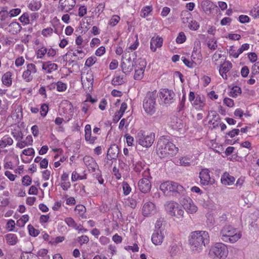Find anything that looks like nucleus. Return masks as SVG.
<instances>
[{
	"label": "nucleus",
	"mask_w": 259,
	"mask_h": 259,
	"mask_svg": "<svg viewBox=\"0 0 259 259\" xmlns=\"http://www.w3.org/2000/svg\"><path fill=\"white\" fill-rule=\"evenodd\" d=\"M121 67L124 73L126 74L130 73L133 69V64L131 62V59L126 60L125 62H122L121 63Z\"/></svg>",
	"instance_id": "29"
},
{
	"label": "nucleus",
	"mask_w": 259,
	"mask_h": 259,
	"mask_svg": "<svg viewBox=\"0 0 259 259\" xmlns=\"http://www.w3.org/2000/svg\"><path fill=\"white\" fill-rule=\"evenodd\" d=\"M152 9L150 7L148 6L144 8L142 10L141 16L142 17L145 18L147 17L149 14L151 12Z\"/></svg>",
	"instance_id": "59"
},
{
	"label": "nucleus",
	"mask_w": 259,
	"mask_h": 259,
	"mask_svg": "<svg viewBox=\"0 0 259 259\" xmlns=\"http://www.w3.org/2000/svg\"><path fill=\"white\" fill-rule=\"evenodd\" d=\"M83 161L89 170L95 171L98 167V165L93 157L90 156H85L83 158Z\"/></svg>",
	"instance_id": "22"
},
{
	"label": "nucleus",
	"mask_w": 259,
	"mask_h": 259,
	"mask_svg": "<svg viewBox=\"0 0 259 259\" xmlns=\"http://www.w3.org/2000/svg\"><path fill=\"white\" fill-rule=\"evenodd\" d=\"M175 94L174 92L167 89H162L159 92V97L165 104L173 102Z\"/></svg>",
	"instance_id": "11"
},
{
	"label": "nucleus",
	"mask_w": 259,
	"mask_h": 259,
	"mask_svg": "<svg viewBox=\"0 0 259 259\" xmlns=\"http://www.w3.org/2000/svg\"><path fill=\"white\" fill-rule=\"evenodd\" d=\"M128 117L126 119L123 118L121 120L118 126V128L119 130H122L123 127L125 126V127H126L127 126H128L130 121H128Z\"/></svg>",
	"instance_id": "56"
},
{
	"label": "nucleus",
	"mask_w": 259,
	"mask_h": 259,
	"mask_svg": "<svg viewBox=\"0 0 259 259\" xmlns=\"http://www.w3.org/2000/svg\"><path fill=\"white\" fill-rule=\"evenodd\" d=\"M217 42V40L213 38H210L208 40L207 46L209 49L214 51L217 49L218 47Z\"/></svg>",
	"instance_id": "41"
},
{
	"label": "nucleus",
	"mask_w": 259,
	"mask_h": 259,
	"mask_svg": "<svg viewBox=\"0 0 259 259\" xmlns=\"http://www.w3.org/2000/svg\"><path fill=\"white\" fill-rule=\"evenodd\" d=\"M180 163L181 165L188 166L190 165V159L187 157H182L180 159Z\"/></svg>",
	"instance_id": "57"
},
{
	"label": "nucleus",
	"mask_w": 259,
	"mask_h": 259,
	"mask_svg": "<svg viewBox=\"0 0 259 259\" xmlns=\"http://www.w3.org/2000/svg\"><path fill=\"white\" fill-rule=\"evenodd\" d=\"M163 39L158 36H153L150 41V49L152 52H155L157 48L162 46Z\"/></svg>",
	"instance_id": "23"
},
{
	"label": "nucleus",
	"mask_w": 259,
	"mask_h": 259,
	"mask_svg": "<svg viewBox=\"0 0 259 259\" xmlns=\"http://www.w3.org/2000/svg\"><path fill=\"white\" fill-rule=\"evenodd\" d=\"M41 7V4L39 1H32L28 5V8L32 11L38 10Z\"/></svg>",
	"instance_id": "39"
},
{
	"label": "nucleus",
	"mask_w": 259,
	"mask_h": 259,
	"mask_svg": "<svg viewBox=\"0 0 259 259\" xmlns=\"http://www.w3.org/2000/svg\"><path fill=\"white\" fill-rule=\"evenodd\" d=\"M120 18L118 15H113L110 19L109 24L112 26H115L119 21Z\"/></svg>",
	"instance_id": "45"
},
{
	"label": "nucleus",
	"mask_w": 259,
	"mask_h": 259,
	"mask_svg": "<svg viewBox=\"0 0 259 259\" xmlns=\"http://www.w3.org/2000/svg\"><path fill=\"white\" fill-rule=\"evenodd\" d=\"M37 72L36 65L33 63H28L26 69L23 72L22 78L26 82H30L33 78V75Z\"/></svg>",
	"instance_id": "12"
},
{
	"label": "nucleus",
	"mask_w": 259,
	"mask_h": 259,
	"mask_svg": "<svg viewBox=\"0 0 259 259\" xmlns=\"http://www.w3.org/2000/svg\"><path fill=\"white\" fill-rule=\"evenodd\" d=\"M172 128L175 130H180L183 128V124L180 119L176 118V121H174L171 124Z\"/></svg>",
	"instance_id": "43"
},
{
	"label": "nucleus",
	"mask_w": 259,
	"mask_h": 259,
	"mask_svg": "<svg viewBox=\"0 0 259 259\" xmlns=\"http://www.w3.org/2000/svg\"><path fill=\"white\" fill-rule=\"evenodd\" d=\"M164 206L165 211L168 215L178 219L183 218L184 211L182 206L178 202L174 201L167 202Z\"/></svg>",
	"instance_id": "6"
},
{
	"label": "nucleus",
	"mask_w": 259,
	"mask_h": 259,
	"mask_svg": "<svg viewBox=\"0 0 259 259\" xmlns=\"http://www.w3.org/2000/svg\"><path fill=\"white\" fill-rule=\"evenodd\" d=\"M32 143L33 139L32 136L28 135L26 137L25 140H21L20 142H17L16 146L20 149H22L26 146L31 145Z\"/></svg>",
	"instance_id": "30"
},
{
	"label": "nucleus",
	"mask_w": 259,
	"mask_h": 259,
	"mask_svg": "<svg viewBox=\"0 0 259 259\" xmlns=\"http://www.w3.org/2000/svg\"><path fill=\"white\" fill-rule=\"evenodd\" d=\"M119 153L118 147L116 144H113L110 146L108 150L107 153V160L106 161L108 163V160H116Z\"/></svg>",
	"instance_id": "16"
},
{
	"label": "nucleus",
	"mask_w": 259,
	"mask_h": 259,
	"mask_svg": "<svg viewBox=\"0 0 259 259\" xmlns=\"http://www.w3.org/2000/svg\"><path fill=\"white\" fill-rule=\"evenodd\" d=\"M53 33V29L51 27H48L47 28L44 29L41 31V34L44 37H48L51 35Z\"/></svg>",
	"instance_id": "47"
},
{
	"label": "nucleus",
	"mask_w": 259,
	"mask_h": 259,
	"mask_svg": "<svg viewBox=\"0 0 259 259\" xmlns=\"http://www.w3.org/2000/svg\"><path fill=\"white\" fill-rule=\"evenodd\" d=\"M136 140L139 145L144 147H149L155 140V134L153 133H146L141 130L138 132Z\"/></svg>",
	"instance_id": "7"
},
{
	"label": "nucleus",
	"mask_w": 259,
	"mask_h": 259,
	"mask_svg": "<svg viewBox=\"0 0 259 259\" xmlns=\"http://www.w3.org/2000/svg\"><path fill=\"white\" fill-rule=\"evenodd\" d=\"M235 178L228 172H225L221 177V181L225 186H231L234 184Z\"/></svg>",
	"instance_id": "24"
},
{
	"label": "nucleus",
	"mask_w": 259,
	"mask_h": 259,
	"mask_svg": "<svg viewBox=\"0 0 259 259\" xmlns=\"http://www.w3.org/2000/svg\"><path fill=\"white\" fill-rule=\"evenodd\" d=\"M81 82L83 88L87 91H91L93 90L94 76L92 72H88L81 75Z\"/></svg>",
	"instance_id": "10"
},
{
	"label": "nucleus",
	"mask_w": 259,
	"mask_h": 259,
	"mask_svg": "<svg viewBox=\"0 0 259 259\" xmlns=\"http://www.w3.org/2000/svg\"><path fill=\"white\" fill-rule=\"evenodd\" d=\"M160 189L164 193L171 192L175 194H183L185 189L183 187L177 182L166 181L162 183Z\"/></svg>",
	"instance_id": "8"
},
{
	"label": "nucleus",
	"mask_w": 259,
	"mask_h": 259,
	"mask_svg": "<svg viewBox=\"0 0 259 259\" xmlns=\"http://www.w3.org/2000/svg\"><path fill=\"white\" fill-rule=\"evenodd\" d=\"M147 65L146 61L145 59H138L135 63V73L134 79L136 80L141 79L144 76V72Z\"/></svg>",
	"instance_id": "9"
},
{
	"label": "nucleus",
	"mask_w": 259,
	"mask_h": 259,
	"mask_svg": "<svg viewBox=\"0 0 259 259\" xmlns=\"http://www.w3.org/2000/svg\"><path fill=\"white\" fill-rule=\"evenodd\" d=\"M191 248L193 251H199L203 246L209 242V236L207 232L196 231L192 232L189 239Z\"/></svg>",
	"instance_id": "1"
},
{
	"label": "nucleus",
	"mask_w": 259,
	"mask_h": 259,
	"mask_svg": "<svg viewBox=\"0 0 259 259\" xmlns=\"http://www.w3.org/2000/svg\"><path fill=\"white\" fill-rule=\"evenodd\" d=\"M89 100H85L81 105V110L85 113H87L90 108V104L88 103Z\"/></svg>",
	"instance_id": "62"
},
{
	"label": "nucleus",
	"mask_w": 259,
	"mask_h": 259,
	"mask_svg": "<svg viewBox=\"0 0 259 259\" xmlns=\"http://www.w3.org/2000/svg\"><path fill=\"white\" fill-rule=\"evenodd\" d=\"M156 211V207L154 203L151 202H147L143 205L142 214L144 217H148L154 215Z\"/></svg>",
	"instance_id": "15"
},
{
	"label": "nucleus",
	"mask_w": 259,
	"mask_h": 259,
	"mask_svg": "<svg viewBox=\"0 0 259 259\" xmlns=\"http://www.w3.org/2000/svg\"><path fill=\"white\" fill-rule=\"evenodd\" d=\"M47 48L42 47L38 49L36 52V56L37 59H45L47 56Z\"/></svg>",
	"instance_id": "38"
},
{
	"label": "nucleus",
	"mask_w": 259,
	"mask_h": 259,
	"mask_svg": "<svg viewBox=\"0 0 259 259\" xmlns=\"http://www.w3.org/2000/svg\"><path fill=\"white\" fill-rule=\"evenodd\" d=\"M12 73L10 72H7L2 76V81L3 83L7 87H10L12 83Z\"/></svg>",
	"instance_id": "32"
},
{
	"label": "nucleus",
	"mask_w": 259,
	"mask_h": 259,
	"mask_svg": "<svg viewBox=\"0 0 259 259\" xmlns=\"http://www.w3.org/2000/svg\"><path fill=\"white\" fill-rule=\"evenodd\" d=\"M164 237L161 230H155L151 236V241L155 245H159L162 244Z\"/></svg>",
	"instance_id": "18"
},
{
	"label": "nucleus",
	"mask_w": 259,
	"mask_h": 259,
	"mask_svg": "<svg viewBox=\"0 0 259 259\" xmlns=\"http://www.w3.org/2000/svg\"><path fill=\"white\" fill-rule=\"evenodd\" d=\"M65 222L69 227H72L74 229H75L77 225V224L72 218H66L65 219Z\"/></svg>",
	"instance_id": "51"
},
{
	"label": "nucleus",
	"mask_w": 259,
	"mask_h": 259,
	"mask_svg": "<svg viewBox=\"0 0 259 259\" xmlns=\"http://www.w3.org/2000/svg\"><path fill=\"white\" fill-rule=\"evenodd\" d=\"M11 135L18 142H20L23 139V134L21 128L17 125L13 126L11 128Z\"/></svg>",
	"instance_id": "20"
},
{
	"label": "nucleus",
	"mask_w": 259,
	"mask_h": 259,
	"mask_svg": "<svg viewBox=\"0 0 259 259\" xmlns=\"http://www.w3.org/2000/svg\"><path fill=\"white\" fill-rule=\"evenodd\" d=\"M138 194L137 193H135L133 194L131 197H129L127 200L126 202V205L129 206L132 208H135L137 204V200H136Z\"/></svg>",
	"instance_id": "34"
},
{
	"label": "nucleus",
	"mask_w": 259,
	"mask_h": 259,
	"mask_svg": "<svg viewBox=\"0 0 259 259\" xmlns=\"http://www.w3.org/2000/svg\"><path fill=\"white\" fill-rule=\"evenodd\" d=\"M28 229L29 231V234L32 236L35 237L39 234L38 230L35 229L32 225H29L28 226Z\"/></svg>",
	"instance_id": "52"
},
{
	"label": "nucleus",
	"mask_w": 259,
	"mask_h": 259,
	"mask_svg": "<svg viewBox=\"0 0 259 259\" xmlns=\"http://www.w3.org/2000/svg\"><path fill=\"white\" fill-rule=\"evenodd\" d=\"M83 47H77L76 49L70 50L68 53L69 54L72 55V56L74 58V59L79 60L83 59L86 53L82 50Z\"/></svg>",
	"instance_id": "21"
},
{
	"label": "nucleus",
	"mask_w": 259,
	"mask_h": 259,
	"mask_svg": "<svg viewBox=\"0 0 259 259\" xmlns=\"http://www.w3.org/2000/svg\"><path fill=\"white\" fill-rule=\"evenodd\" d=\"M181 59L183 63L185 64V65L187 66L188 67L192 68L195 66V65L194 64V62H193L191 60H189V59H187L186 58L184 57H182Z\"/></svg>",
	"instance_id": "49"
},
{
	"label": "nucleus",
	"mask_w": 259,
	"mask_h": 259,
	"mask_svg": "<svg viewBox=\"0 0 259 259\" xmlns=\"http://www.w3.org/2000/svg\"><path fill=\"white\" fill-rule=\"evenodd\" d=\"M228 254L227 246L222 243H217L210 248V257L213 259H225Z\"/></svg>",
	"instance_id": "5"
},
{
	"label": "nucleus",
	"mask_w": 259,
	"mask_h": 259,
	"mask_svg": "<svg viewBox=\"0 0 259 259\" xmlns=\"http://www.w3.org/2000/svg\"><path fill=\"white\" fill-rule=\"evenodd\" d=\"M57 90L60 92H63L66 90L67 84L61 81H59L56 83Z\"/></svg>",
	"instance_id": "44"
},
{
	"label": "nucleus",
	"mask_w": 259,
	"mask_h": 259,
	"mask_svg": "<svg viewBox=\"0 0 259 259\" xmlns=\"http://www.w3.org/2000/svg\"><path fill=\"white\" fill-rule=\"evenodd\" d=\"M85 140L90 144H93L97 140V137L92 136L91 126L90 124H87L85 126Z\"/></svg>",
	"instance_id": "28"
},
{
	"label": "nucleus",
	"mask_w": 259,
	"mask_h": 259,
	"mask_svg": "<svg viewBox=\"0 0 259 259\" xmlns=\"http://www.w3.org/2000/svg\"><path fill=\"white\" fill-rule=\"evenodd\" d=\"M13 144V140L8 135L5 136L0 140V148H4L7 146H11Z\"/></svg>",
	"instance_id": "33"
},
{
	"label": "nucleus",
	"mask_w": 259,
	"mask_h": 259,
	"mask_svg": "<svg viewBox=\"0 0 259 259\" xmlns=\"http://www.w3.org/2000/svg\"><path fill=\"white\" fill-rule=\"evenodd\" d=\"M186 37L183 32L179 33L178 37L176 38V41L178 44H182L186 41Z\"/></svg>",
	"instance_id": "48"
},
{
	"label": "nucleus",
	"mask_w": 259,
	"mask_h": 259,
	"mask_svg": "<svg viewBox=\"0 0 259 259\" xmlns=\"http://www.w3.org/2000/svg\"><path fill=\"white\" fill-rule=\"evenodd\" d=\"M87 12V9L85 6H81L78 9V16L80 17H83Z\"/></svg>",
	"instance_id": "64"
},
{
	"label": "nucleus",
	"mask_w": 259,
	"mask_h": 259,
	"mask_svg": "<svg viewBox=\"0 0 259 259\" xmlns=\"http://www.w3.org/2000/svg\"><path fill=\"white\" fill-rule=\"evenodd\" d=\"M191 61L194 62V65H197L201 63L202 58L200 53H197L196 51H193L191 55Z\"/></svg>",
	"instance_id": "36"
},
{
	"label": "nucleus",
	"mask_w": 259,
	"mask_h": 259,
	"mask_svg": "<svg viewBox=\"0 0 259 259\" xmlns=\"http://www.w3.org/2000/svg\"><path fill=\"white\" fill-rule=\"evenodd\" d=\"M77 240L80 245H82L83 244L88 243L89 241V238L86 235H82L80 237H78Z\"/></svg>",
	"instance_id": "54"
},
{
	"label": "nucleus",
	"mask_w": 259,
	"mask_h": 259,
	"mask_svg": "<svg viewBox=\"0 0 259 259\" xmlns=\"http://www.w3.org/2000/svg\"><path fill=\"white\" fill-rule=\"evenodd\" d=\"M182 206L187 212L190 213H193L197 211V207L190 197H186L183 199Z\"/></svg>",
	"instance_id": "14"
},
{
	"label": "nucleus",
	"mask_w": 259,
	"mask_h": 259,
	"mask_svg": "<svg viewBox=\"0 0 259 259\" xmlns=\"http://www.w3.org/2000/svg\"><path fill=\"white\" fill-rule=\"evenodd\" d=\"M144 169L143 164L142 162H137L134 166V170L137 172L140 173Z\"/></svg>",
	"instance_id": "63"
},
{
	"label": "nucleus",
	"mask_w": 259,
	"mask_h": 259,
	"mask_svg": "<svg viewBox=\"0 0 259 259\" xmlns=\"http://www.w3.org/2000/svg\"><path fill=\"white\" fill-rule=\"evenodd\" d=\"M49 110L48 106L46 104H43L41 105L40 107V114L42 117H45Z\"/></svg>",
	"instance_id": "55"
},
{
	"label": "nucleus",
	"mask_w": 259,
	"mask_h": 259,
	"mask_svg": "<svg viewBox=\"0 0 259 259\" xmlns=\"http://www.w3.org/2000/svg\"><path fill=\"white\" fill-rule=\"evenodd\" d=\"M5 238L7 243L11 245H15L18 242V238L14 234H8L6 235Z\"/></svg>",
	"instance_id": "35"
},
{
	"label": "nucleus",
	"mask_w": 259,
	"mask_h": 259,
	"mask_svg": "<svg viewBox=\"0 0 259 259\" xmlns=\"http://www.w3.org/2000/svg\"><path fill=\"white\" fill-rule=\"evenodd\" d=\"M58 65L51 61L45 62L42 65V69L47 73H51L58 69Z\"/></svg>",
	"instance_id": "25"
},
{
	"label": "nucleus",
	"mask_w": 259,
	"mask_h": 259,
	"mask_svg": "<svg viewBox=\"0 0 259 259\" xmlns=\"http://www.w3.org/2000/svg\"><path fill=\"white\" fill-rule=\"evenodd\" d=\"M179 148L166 139H160L157 143V153L160 158L171 157L178 152Z\"/></svg>",
	"instance_id": "2"
},
{
	"label": "nucleus",
	"mask_w": 259,
	"mask_h": 259,
	"mask_svg": "<svg viewBox=\"0 0 259 259\" xmlns=\"http://www.w3.org/2000/svg\"><path fill=\"white\" fill-rule=\"evenodd\" d=\"M158 97L156 90L152 92H148L143 102V106L145 112L148 115H153L156 111V99Z\"/></svg>",
	"instance_id": "4"
},
{
	"label": "nucleus",
	"mask_w": 259,
	"mask_h": 259,
	"mask_svg": "<svg viewBox=\"0 0 259 259\" xmlns=\"http://www.w3.org/2000/svg\"><path fill=\"white\" fill-rule=\"evenodd\" d=\"M250 14L254 18H259V7H254L251 11Z\"/></svg>",
	"instance_id": "61"
},
{
	"label": "nucleus",
	"mask_w": 259,
	"mask_h": 259,
	"mask_svg": "<svg viewBox=\"0 0 259 259\" xmlns=\"http://www.w3.org/2000/svg\"><path fill=\"white\" fill-rule=\"evenodd\" d=\"M210 171L207 168L202 169L199 172L201 184L207 186L211 184L212 182L209 175Z\"/></svg>",
	"instance_id": "17"
},
{
	"label": "nucleus",
	"mask_w": 259,
	"mask_h": 259,
	"mask_svg": "<svg viewBox=\"0 0 259 259\" xmlns=\"http://www.w3.org/2000/svg\"><path fill=\"white\" fill-rule=\"evenodd\" d=\"M179 250V247L176 244H171L169 249V252L171 255H175L178 252Z\"/></svg>",
	"instance_id": "50"
},
{
	"label": "nucleus",
	"mask_w": 259,
	"mask_h": 259,
	"mask_svg": "<svg viewBox=\"0 0 259 259\" xmlns=\"http://www.w3.org/2000/svg\"><path fill=\"white\" fill-rule=\"evenodd\" d=\"M59 11L63 12H69L75 6V0H59Z\"/></svg>",
	"instance_id": "13"
},
{
	"label": "nucleus",
	"mask_w": 259,
	"mask_h": 259,
	"mask_svg": "<svg viewBox=\"0 0 259 259\" xmlns=\"http://www.w3.org/2000/svg\"><path fill=\"white\" fill-rule=\"evenodd\" d=\"M241 90L240 88L235 86L233 87L230 92V96L233 98H236L239 94H241Z\"/></svg>",
	"instance_id": "42"
},
{
	"label": "nucleus",
	"mask_w": 259,
	"mask_h": 259,
	"mask_svg": "<svg viewBox=\"0 0 259 259\" xmlns=\"http://www.w3.org/2000/svg\"><path fill=\"white\" fill-rule=\"evenodd\" d=\"M192 104L195 107L196 109L199 110L203 109L205 105L204 97L200 95H198Z\"/></svg>",
	"instance_id": "26"
},
{
	"label": "nucleus",
	"mask_w": 259,
	"mask_h": 259,
	"mask_svg": "<svg viewBox=\"0 0 259 259\" xmlns=\"http://www.w3.org/2000/svg\"><path fill=\"white\" fill-rule=\"evenodd\" d=\"M189 27L191 30H197L199 28V24L195 20L191 21V22H189Z\"/></svg>",
	"instance_id": "60"
},
{
	"label": "nucleus",
	"mask_w": 259,
	"mask_h": 259,
	"mask_svg": "<svg viewBox=\"0 0 259 259\" xmlns=\"http://www.w3.org/2000/svg\"><path fill=\"white\" fill-rule=\"evenodd\" d=\"M242 236L240 231L231 225H225L221 230L220 237L225 242L234 243Z\"/></svg>",
	"instance_id": "3"
},
{
	"label": "nucleus",
	"mask_w": 259,
	"mask_h": 259,
	"mask_svg": "<svg viewBox=\"0 0 259 259\" xmlns=\"http://www.w3.org/2000/svg\"><path fill=\"white\" fill-rule=\"evenodd\" d=\"M22 27L20 24L17 22H13L9 25V32L13 34H16L19 33Z\"/></svg>",
	"instance_id": "31"
},
{
	"label": "nucleus",
	"mask_w": 259,
	"mask_h": 259,
	"mask_svg": "<svg viewBox=\"0 0 259 259\" xmlns=\"http://www.w3.org/2000/svg\"><path fill=\"white\" fill-rule=\"evenodd\" d=\"M31 178L28 175L24 176L22 180V183L23 185L26 186L30 185L31 183Z\"/></svg>",
	"instance_id": "58"
},
{
	"label": "nucleus",
	"mask_w": 259,
	"mask_h": 259,
	"mask_svg": "<svg viewBox=\"0 0 259 259\" xmlns=\"http://www.w3.org/2000/svg\"><path fill=\"white\" fill-rule=\"evenodd\" d=\"M112 84L114 85H119L125 82L123 75H116L112 80Z\"/></svg>",
	"instance_id": "37"
},
{
	"label": "nucleus",
	"mask_w": 259,
	"mask_h": 259,
	"mask_svg": "<svg viewBox=\"0 0 259 259\" xmlns=\"http://www.w3.org/2000/svg\"><path fill=\"white\" fill-rule=\"evenodd\" d=\"M232 64L231 62L228 61L225 62L220 68L219 72L222 77L225 79H227V73L231 69Z\"/></svg>",
	"instance_id": "27"
},
{
	"label": "nucleus",
	"mask_w": 259,
	"mask_h": 259,
	"mask_svg": "<svg viewBox=\"0 0 259 259\" xmlns=\"http://www.w3.org/2000/svg\"><path fill=\"white\" fill-rule=\"evenodd\" d=\"M138 187L142 192L146 193L150 191L151 188V184L149 179L147 178H143L139 181Z\"/></svg>",
	"instance_id": "19"
},
{
	"label": "nucleus",
	"mask_w": 259,
	"mask_h": 259,
	"mask_svg": "<svg viewBox=\"0 0 259 259\" xmlns=\"http://www.w3.org/2000/svg\"><path fill=\"white\" fill-rule=\"evenodd\" d=\"M97 61V58L95 56H92L89 57L85 61V66L88 67H91L94 65Z\"/></svg>",
	"instance_id": "46"
},
{
	"label": "nucleus",
	"mask_w": 259,
	"mask_h": 259,
	"mask_svg": "<svg viewBox=\"0 0 259 259\" xmlns=\"http://www.w3.org/2000/svg\"><path fill=\"white\" fill-rule=\"evenodd\" d=\"M15 222L14 220L11 219L9 220L6 225V228L9 231H13L15 227Z\"/></svg>",
	"instance_id": "53"
},
{
	"label": "nucleus",
	"mask_w": 259,
	"mask_h": 259,
	"mask_svg": "<svg viewBox=\"0 0 259 259\" xmlns=\"http://www.w3.org/2000/svg\"><path fill=\"white\" fill-rule=\"evenodd\" d=\"M48 253V251L47 249L42 248L37 251V255L41 257L42 259H50V256Z\"/></svg>",
	"instance_id": "40"
}]
</instances>
